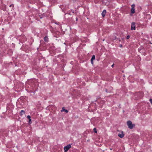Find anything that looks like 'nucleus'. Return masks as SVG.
Returning <instances> with one entry per match:
<instances>
[{
  "label": "nucleus",
  "mask_w": 152,
  "mask_h": 152,
  "mask_svg": "<svg viewBox=\"0 0 152 152\" xmlns=\"http://www.w3.org/2000/svg\"><path fill=\"white\" fill-rule=\"evenodd\" d=\"M25 112L24 110H21L20 113V115L22 116V115L25 114Z\"/></svg>",
  "instance_id": "8"
},
{
  "label": "nucleus",
  "mask_w": 152,
  "mask_h": 152,
  "mask_svg": "<svg viewBox=\"0 0 152 152\" xmlns=\"http://www.w3.org/2000/svg\"><path fill=\"white\" fill-rule=\"evenodd\" d=\"M114 64H113V65H112V66H111L112 67H113V66H114Z\"/></svg>",
  "instance_id": "22"
},
{
  "label": "nucleus",
  "mask_w": 152,
  "mask_h": 152,
  "mask_svg": "<svg viewBox=\"0 0 152 152\" xmlns=\"http://www.w3.org/2000/svg\"><path fill=\"white\" fill-rule=\"evenodd\" d=\"M149 101H150L151 103L152 104V99H149Z\"/></svg>",
  "instance_id": "18"
},
{
  "label": "nucleus",
  "mask_w": 152,
  "mask_h": 152,
  "mask_svg": "<svg viewBox=\"0 0 152 152\" xmlns=\"http://www.w3.org/2000/svg\"><path fill=\"white\" fill-rule=\"evenodd\" d=\"M94 131L95 133H97V131H96V128H94Z\"/></svg>",
  "instance_id": "15"
},
{
  "label": "nucleus",
  "mask_w": 152,
  "mask_h": 152,
  "mask_svg": "<svg viewBox=\"0 0 152 152\" xmlns=\"http://www.w3.org/2000/svg\"><path fill=\"white\" fill-rule=\"evenodd\" d=\"M141 50V49H138V50L139 52L140 51V50Z\"/></svg>",
  "instance_id": "21"
},
{
  "label": "nucleus",
  "mask_w": 152,
  "mask_h": 152,
  "mask_svg": "<svg viewBox=\"0 0 152 152\" xmlns=\"http://www.w3.org/2000/svg\"><path fill=\"white\" fill-rule=\"evenodd\" d=\"M12 53V52L11 51L9 50L8 52V54L10 56H11Z\"/></svg>",
  "instance_id": "10"
},
{
  "label": "nucleus",
  "mask_w": 152,
  "mask_h": 152,
  "mask_svg": "<svg viewBox=\"0 0 152 152\" xmlns=\"http://www.w3.org/2000/svg\"><path fill=\"white\" fill-rule=\"evenodd\" d=\"M71 146L70 144H69L64 147V152H67L71 148Z\"/></svg>",
  "instance_id": "2"
},
{
  "label": "nucleus",
  "mask_w": 152,
  "mask_h": 152,
  "mask_svg": "<svg viewBox=\"0 0 152 152\" xmlns=\"http://www.w3.org/2000/svg\"><path fill=\"white\" fill-rule=\"evenodd\" d=\"M21 49H22V50H25V49H26V48H21Z\"/></svg>",
  "instance_id": "19"
},
{
  "label": "nucleus",
  "mask_w": 152,
  "mask_h": 152,
  "mask_svg": "<svg viewBox=\"0 0 152 152\" xmlns=\"http://www.w3.org/2000/svg\"><path fill=\"white\" fill-rule=\"evenodd\" d=\"M127 124L129 128L130 129H132L133 127V125L132 124V122L130 121H128L127 122Z\"/></svg>",
  "instance_id": "1"
},
{
  "label": "nucleus",
  "mask_w": 152,
  "mask_h": 152,
  "mask_svg": "<svg viewBox=\"0 0 152 152\" xmlns=\"http://www.w3.org/2000/svg\"><path fill=\"white\" fill-rule=\"evenodd\" d=\"M61 111L62 112L63 111H64V112H65L66 113H67L68 112L67 110H66L65 109L64 107H63L62 108V109L61 110Z\"/></svg>",
  "instance_id": "9"
},
{
  "label": "nucleus",
  "mask_w": 152,
  "mask_h": 152,
  "mask_svg": "<svg viewBox=\"0 0 152 152\" xmlns=\"http://www.w3.org/2000/svg\"><path fill=\"white\" fill-rule=\"evenodd\" d=\"M26 97H20V99H22L23 100H24V99H26Z\"/></svg>",
  "instance_id": "13"
},
{
  "label": "nucleus",
  "mask_w": 152,
  "mask_h": 152,
  "mask_svg": "<svg viewBox=\"0 0 152 152\" xmlns=\"http://www.w3.org/2000/svg\"><path fill=\"white\" fill-rule=\"evenodd\" d=\"M135 5L134 4H132L131 5L132 8L131 10V12L132 14H134L135 13Z\"/></svg>",
  "instance_id": "3"
},
{
  "label": "nucleus",
  "mask_w": 152,
  "mask_h": 152,
  "mask_svg": "<svg viewBox=\"0 0 152 152\" xmlns=\"http://www.w3.org/2000/svg\"><path fill=\"white\" fill-rule=\"evenodd\" d=\"M135 23L134 22H133L132 23L131 26V30H135L136 26H135Z\"/></svg>",
  "instance_id": "4"
},
{
  "label": "nucleus",
  "mask_w": 152,
  "mask_h": 152,
  "mask_svg": "<svg viewBox=\"0 0 152 152\" xmlns=\"http://www.w3.org/2000/svg\"><path fill=\"white\" fill-rule=\"evenodd\" d=\"M77 20V18H76V20Z\"/></svg>",
  "instance_id": "24"
},
{
  "label": "nucleus",
  "mask_w": 152,
  "mask_h": 152,
  "mask_svg": "<svg viewBox=\"0 0 152 152\" xmlns=\"http://www.w3.org/2000/svg\"><path fill=\"white\" fill-rule=\"evenodd\" d=\"M130 37V36L129 35H128L126 37V39H128Z\"/></svg>",
  "instance_id": "16"
},
{
  "label": "nucleus",
  "mask_w": 152,
  "mask_h": 152,
  "mask_svg": "<svg viewBox=\"0 0 152 152\" xmlns=\"http://www.w3.org/2000/svg\"><path fill=\"white\" fill-rule=\"evenodd\" d=\"M44 40L45 42H48V37L46 36L44 37Z\"/></svg>",
  "instance_id": "11"
},
{
  "label": "nucleus",
  "mask_w": 152,
  "mask_h": 152,
  "mask_svg": "<svg viewBox=\"0 0 152 152\" xmlns=\"http://www.w3.org/2000/svg\"><path fill=\"white\" fill-rule=\"evenodd\" d=\"M118 136L120 138H123L124 136V134L123 132H122L121 133H119L118 134Z\"/></svg>",
  "instance_id": "6"
},
{
  "label": "nucleus",
  "mask_w": 152,
  "mask_h": 152,
  "mask_svg": "<svg viewBox=\"0 0 152 152\" xmlns=\"http://www.w3.org/2000/svg\"><path fill=\"white\" fill-rule=\"evenodd\" d=\"M95 56L94 55H93L92 56V58L91 59V60H94L95 59Z\"/></svg>",
  "instance_id": "12"
},
{
  "label": "nucleus",
  "mask_w": 152,
  "mask_h": 152,
  "mask_svg": "<svg viewBox=\"0 0 152 152\" xmlns=\"http://www.w3.org/2000/svg\"><path fill=\"white\" fill-rule=\"evenodd\" d=\"M120 46L121 47H122V45H120Z\"/></svg>",
  "instance_id": "23"
},
{
  "label": "nucleus",
  "mask_w": 152,
  "mask_h": 152,
  "mask_svg": "<svg viewBox=\"0 0 152 152\" xmlns=\"http://www.w3.org/2000/svg\"><path fill=\"white\" fill-rule=\"evenodd\" d=\"M39 48H37V50H38Z\"/></svg>",
  "instance_id": "25"
},
{
  "label": "nucleus",
  "mask_w": 152,
  "mask_h": 152,
  "mask_svg": "<svg viewBox=\"0 0 152 152\" xmlns=\"http://www.w3.org/2000/svg\"><path fill=\"white\" fill-rule=\"evenodd\" d=\"M12 6L14 7V5L13 4H11L9 6L10 7H11Z\"/></svg>",
  "instance_id": "17"
},
{
  "label": "nucleus",
  "mask_w": 152,
  "mask_h": 152,
  "mask_svg": "<svg viewBox=\"0 0 152 152\" xmlns=\"http://www.w3.org/2000/svg\"><path fill=\"white\" fill-rule=\"evenodd\" d=\"M106 12V10H104L102 13V16L103 17H104L105 15Z\"/></svg>",
  "instance_id": "7"
},
{
  "label": "nucleus",
  "mask_w": 152,
  "mask_h": 152,
  "mask_svg": "<svg viewBox=\"0 0 152 152\" xmlns=\"http://www.w3.org/2000/svg\"><path fill=\"white\" fill-rule=\"evenodd\" d=\"M91 63L92 64H93V60L92 61V60H91Z\"/></svg>",
  "instance_id": "20"
},
{
  "label": "nucleus",
  "mask_w": 152,
  "mask_h": 152,
  "mask_svg": "<svg viewBox=\"0 0 152 152\" xmlns=\"http://www.w3.org/2000/svg\"><path fill=\"white\" fill-rule=\"evenodd\" d=\"M4 132V130L2 129L0 131V133H1V134L3 133Z\"/></svg>",
  "instance_id": "14"
},
{
  "label": "nucleus",
  "mask_w": 152,
  "mask_h": 152,
  "mask_svg": "<svg viewBox=\"0 0 152 152\" xmlns=\"http://www.w3.org/2000/svg\"><path fill=\"white\" fill-rule=\"evenodd\" d=\"M27 118L28 119V124H31V116L29 115H28L27 116Z\"/></svg>",
  "instance_id": "5"
}]
</instances>
